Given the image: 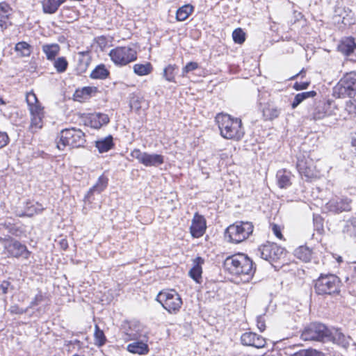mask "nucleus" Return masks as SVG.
<instances>
[{"instance_id":"cd10ccee","label":"nucleus","mask_w":356,"mask_h":356,"mask_svg":"<svg viewBox=\"0 0 356 356\" xmlns=\"http://www.w3.org/2000/svg\"><path fill=\"white\" fill-rule=\"evenodd\" d=\"M109 74L110 72L106 66L104 64H100L92 71L90 78L94 79H105Z\"/></svg>"},{"instance_id":"2f4dec72","label":"nucleus","mask_w":356,"mask_h":356,"mask_svg":"<svg viewBox=\"0 0 356 356\" xmlns=\"http://www.w3.org/2000/svg\"><path fill=\"white\" fill-rule=\"evenodd\" d=\"M295 255L299 259L307 262L312 258V250L306 246H300L296 250Z\"/></svg>"},{"instance_id":"0e129e2a","label":"nucleus","mask_w":356,"mask_h":356,"mask_svg":"<svg viewBox=\"0 0 356 356\" xmlns=\"http://www.w3.org/2000/svg\"><path fill=\"white\" fill-rule=\"evenodd\" d=\"M337 261H338V262H339V263L342 261V258H341V257H339L337 258Z\"/></svg>"},{"instance_id":"0eeeda50","label":"nucleus","mask_w":356,"mask_h":356,"mask_svg":"<svg viewBox=\"0 0 356 356\" xmlns=\"http://www.w3.org/2000/svg\"><path fill=\"white\" fill-rule=\"evenodd\" d=\"M300 337L304 341H330L331 340V332L322 323H312L303 330Z\"/></svg>"},{"instance_id":"f704fd0d","label":"nucleus","mask_w":356,"mask_h":356,"mask_svg":"<svg viewBox=\"0 0 356 356\" xmlns=\"http://www.w3.org/2000/svg\"><path fill=\"white\" fill-rule=\"evenodd\" d=\"M94 340L95 344L99 347L104 346L106 341L104 332L99 329L97 325L95 327Z\"/></svg>"},{"instance_id":"4be33fe9","label":"nucleus","mask_w":356,"mask_h":356,"mask_svg":"<svg viewBox=\"0 0 356 356\" xmlns=\"http://www.w3.org/2000/svg\"><path fill=\"white\" fill-rule=\"evenodd\" d=\"M65 1V0H43L42 2L43 12L48 14L55 13Z\"/></svg>"},{"instance_id":"58836bf2","label":"nucleus","mask_w":356,"mask_h":356,"mask_svg":"<svg viewBox=\"0 0 356 356\" xmlns=\"http://www.w3.org/2000/svg\"><path fill=\"white\" fill-rule=\"evenodd\" d=\"M232 38L236 43L242 44L245 40V33L241 29H236L232 33Z\"/></svg>"},{"instance_id":"052dcab7","label":"nucleus","mask_w":356,"mask_h":356,"mask_svg":"<svg viewBox=\"0 0 356 356\" xmlns=\"http://www.w3.org/2000/svg\"><path fill=\"white\" fill-rule=\"evenodd\" d=\"M308 349L300 350L293 354V356H307Z\"/></svg>"},{"instance_id":"603ef678","label":"nucleus","mask_w":356,"mask_h":356,"mask_svg":"<svg viewBox=\"0 0 356 356\" xmlns=\"http://www.w3.org/2000/svg\"><path fill=\"white\" fill-rule=\"evenodd\" d=\"M309 86V82H300V83H296L294 84V86L293 88L296 90H304V89H306Z\"/></svg>"},{"instance_id":"c85d7f7f","label":"nucleus","mask_w":356,"mask_h":356,"mask_svg":"<svg viewBox=\"0 0 356 356\" xmlns=\"http://www.w3.org/2000/svg\"><path fill=\"white\" fill-rule=\"evenodd\" d=\"M108 185V179L104 175L100 176L98 178L96 184L89 190L88 195H90L94 193H100L102 192Z\"/></svg>"},{"instance_id":"3c124183","label":"nucleus","mask_w":356,"mask_h":356,"mask_svg":"<svg viewBox=\"0 0 356 356\" xmlns=\"http://www.w3.org/2000/svg\"><path fill=\"white\" fill-rule=\"evenodd\" d=\"M10 286V283L8 281H3L0 284V290L3 294H6L8 291V288Z\"/></svg>"},{"instance_id":"4c0bfd02","label":"nucleus","mask_w":356,"mask_h":356,"mask_svg":"<svg viewBox=\"0 0 356 356\" xmlns=\"http://www.w3.org/2000/svg\"><path fill=\"white\" fill-rule=\"evenodd\" d=\"M147 104L145 101L143 100V99L140 97H134L131 99L130 102L131 108L136 111H138L139 109L143 108Z\"/></svg>"},{"instance_id":"72a5a7b5","label":"nucleus","mask_w":356,"mask_h":356,"mask_svg":"<svg viewBox=\"0 0 356 356\" xmlns=\"http://www.w3.org/2000/svg\"><path fill=\"white\" fill-rule=\"evenodd\" d=\"M53 60L54 67L58 73H63L67 70L68 67V61L65 57H58Z\"/></svg>"},{"instance_id":"5701e85b","label":"nucleus","mask_w":356,"mask_h":356,"mask_svg":"<svg viewBox=\"0 0 356 356\" xmlns=\"http://www.w3.org/2000/svg\"><path fill=\"white\" fill-rule=\"evenodd\" d=\"M42 49L44 54L46 55L47 59L49 60H53L58 54L60 50V47L56 43L46 44L42 45Z\"/></svg>"},{"instance_id":"4468645a","label":"nucleus","mask_w":356,"mask_h":356,"mask_svg":"<svg viewBox=\"0 0 356 356\" xmlns=\"http://www.w3.org/2000/svg\"><path fill=\"white\" fill-rule=\"evenodd\" d=\"M327 208L332 212L341 213L351 210V200L348 197H335L326 204Z\"/></svg>"},{"instance_id":"de8ad7c7","label":"nucleus","mask_w":356,"mask_h":356,"mask_svg":"<svg viewBox=\"0 0 356 356\" xmlns=\"http://www.w3.org/2000/svg\"><path fill=\"white\" fill-rule=\"evenodd\" d=\"M272 231L273 234L277 237L279 239H282L283 236L282 234L281 228L276 224L272 225Z\"/></svg>"},{"instance_id":"37998d69","label":"nucleus","mask_w":356,"mask_h":356,"mask_svg":"<svg viewBox=\"0 0 356 356\" xmlns=\"http://www.w3.org/2000/svg\"><path fill=\"white\" fill-rule=\"evenodd\" d=\"M95 119H97L102 126L106 124L109 122V118L108 115L104 113H95Z\"/></svg>"},{"instance_id":"2eb2a0df","label":"nucleus","mask_w":356,"mask_h":356,"mask_svg":"<svg viewBox=\"0 0 356 356\" xmlns=\"http://www.w3.org/2000/svg\"><path fill=\"white\" fill-rule=\"evenodd\" d=\"M207 229L206 220L203 216L195 213L190 227V232L193 238H200L205 233Z\"/></svg>"},{"instance_id":"a18cd8bd","label":"nucleus","mask_w":356,"mask_h":356,"mask_svg":"<svg viewBox=\"0 0 356 356\" xmlns=\"http://www.w3.org/2000/svg\"><path fill=\"white\" fill-rule=\"evenodd\" d=\"M345 108L350 114H356V100L348 101Z\"/></svg>"},{"instance_id":"9d476101","label":"nucleus","mask_w":356,"mask_h":356,"mask_svg":"<svg viewBox=\"0 0 356 356\" xmlns=\"http://www.w3.org/2000/svg\"><path fill=\"white\" fill-rule=\"evenodd\" d=\"M339 279L334 275H321L316 281L315 291L318 294H332L339 289Z\"/></svg>"},{"instance_id":"bf43d9fd","label":"nucleus","mask_w":356,"mask_h":356,"mask_svg":"<svg viewBox=\"0 0 356 356\" xmlns=\"http://www.w3.org/2000/svg\"><path fill=\"white\" fill-rule=\"evenodd\" d=\"M97 42L102 48L106 46V38L103 36L99 37L97 38Z\"/></svg>"},{"instance_id":"864d4df0","label":"nucleus","mask_w":356,"mask_h":356,"mask_svg":"<svg viewBox=\"0 0 356 356\" xmlns=\"http://www.w3.org/2000/svg\"><path fill=\"white\" fill-rule=\"evenodd\" d=\"M307 356H325V354L316 349L309 348L307 351Z\"/></svg>"},{"instance_id":"e2e57ef3","label":"nucleus","mask_w":356,"mask_h":356,"mask_svg":"<svg viewBox=\"0 0 356 356\" xmlns=\"http://www.w3.org/2000/svg\"><path fill=\"white\" fill-rule=\"evenodd\" d=\"M131 335L132 336V339H136L138 337V334H132Z\"/></svg>"},{"instance_id":"f3484780","label":"nucleus","mask_w":356,"mask_h":356,"mask_svg":"<svg viewBox=\"0 0 356 356\" xmlns=\"http://www.w3.org/2000/svg\"><path fill=\"white\" fill-rule=\"evenodd\" d=\"M297 168L301 175L307 179H312L316 176L315 168L311 160L305 159H298Z\"/></svg>"},{"instance_id":"a211bd4d","label":"nucleus","mask_w":356,"mask_h":356,"mask_svg":"<svg viewBox=\"0 0 356 356\" xmlns=\"http://www.w3.org/2000/svg\"><path fill=\"white\" fill-rule=\"evenodd\" d=\"M204 260L197 257L193 260V266L189 271L190 277L193 279L195 282H200V280L202 278V265L204 264Z\"/></svg>"},{"instance_id":"a19ab883","label":"nucleus","mask_w":356,"mask_h":356,"mask_svg":"<svg viewBox=\"0 0 356 356\" xmlns=\"http://www.w3.org/2000/svg\"><path fill=\"white\" fill-rule=\"evenodd\" d=\"M327 106L324 105L323 106H317L313 113V119L315 120H321L327 115V112L325 111V107Z\"/></svg>"},{"instance_id":"b1692460","label":"nucleus","mask_w":356,"mask_h":356,"mask_svg":"<svg viewBox=\"0 0 356 356\" xmlns=\"http://www.w3.org/2000/svg\"><path fill=\"white\" fill-rule=\"evenodd\" d=\"M114 146L113 137L110 135L96 141L95 147L100 153L107 152Z\"/></svg>"},{"instance_id":"c756f323","label":"nucleus","mask_w":356,"mask_h":356,"mask_svg":"<svg viewBox=\"0 0 356 356\" xmlns=\"http://www.w3.org/2000/svg\"><path fill=\"white\" fill-rule=\"evenodd\" d=\"M280 113V110L272 105H268L263 109V116L266 120H272L277 118Z\"/></svg>"},{"instance_id":"dca6fc26","label":"nucleus","mask_w":356,"mask_h":356,"mask_svg":"<svg viewBox=\"0 0 356 356\" xmlns=\"http://www.w3.org/2000/svg\"><path fill=\"white\" fill-rule=\"evenodd\" d=\"M241 340L243 345L252 346L256 348H264L266 344V339L263 337L253 332L243 334Z\"/></svg>"},{"instance_id":"f257e3e1","label":"nucleus","mask_w":356,"mask_h":356,"mask_svg":"<svg viewBox=\"0 0 356 356\" xmlns=\"http://www.w3.org/2000/svg\"><path fill=\"white\" fill-rule=\"evenodd\" d=\"M225 268L232 274L241 277L243 282H248L254 275L252 261L244 254H237L226 258Z\"/></svg>"},{"instance_id":"6e6d98bb","label":"nucleus","mask_w":356,"mask_h":356,"mask_svg":"<svg viewBox=\"0 0 356 356\" xmlns=\"http://www.w3.org/2000/svg\"><path fill=\"white\" fill-rule=\"evenodd\" d=\"M10 312L13 314H22L26 312V310L19 308L17 306H12L10 308Z\"/></svg>"},{"instance_id":"4d7b16f0","label":"nucleus","mask_w":356,"mask_h":356,"mask_svg":"<svg viewBox=\"0 0 356 356\" xmlns=\"http://www.w3.org/2000/svg\"><path fill=\"white\" fill-rule=\"evenodd\" d=\"M42 300V296L41 294H38L34 298L33 300L31 302V307H34L37 305L39 302Z\"/></svg>"},{"instance_id":"20e7f679","label":"nucleus","mask_w":356,"mask_h":356,"mask_svg":"<svg viewBox=\"0 0 356 356\" xmlns=\"http://www.w3.org/2000/svg\"><path fill=\"white\" fill-rule=\"evenodd\" d=\"M57 147L63 150L67 146L71 147H83L86 143L85 134L79 129H65L60 131Z\"/></svg>"},{"instance_id":"aec40b11","label":"nucleus","mask_w":356,"mask_h":356,"mask_svg":"<svg viewBox=\"0 0 356 356\" xmlns=\"http://www.w3.org/2000/svg\"><path fill=\"white\" fill-rule=\"evenodd\" d=\"M356 48V44L353 38H346L341 40L338 46V49L345 55H350Z\"/></svg>"},{"instance_id":"6ab92c4d","label":"nucleus","mask_w":356,"mask_h":356,"mask_svg":"<svg viewBox=\"0 0 356 356\" xmlns=\"http://www.w3.org/2000/svg\"><path fill=\"white\" fill-rule=\"evenodd\" d=\"M291 174L286 170H280L276 174L277 185L281 188H285L291 185Z\"/></svg>"},{"instance_id":"f8f14e48","label":"nucleus","mask_w":356,"mask_h":356,"mask_svg":"<svg viewBox=\"0 0 356 356\" xmlns=\"http://www.w3.org/2000/svg\"><path fill=\"white\" fill-rule=\"evenodd\" d=\"M257 252V254H259L261 258L269 261H275L284 254V248L278 246L276 243H270L260 246Z\"/></svg>"},{"instance_id":"ea45409f","label":"nucleus","mask_w":356,"mask_h":356,"mask_svg":"<svg viewBox=\"0 0 356 356\" xmlns=\"http://www.w3.org/2000/svg\"><path fill=\"white\" fill-rule=\"evenodd\" d=\"M333 339L334 342L345 347L348 344L345 335L341 332H336L334 336L331 335V339Z\"/></svg>"},{"instance_id":"bb28decb","label":"nucleus","mask_w":356,"mask_h":356,"mask_svg":"<svg viewBox=\"0 0 356 356\" xmlns=\"http://www.w3.org/2000/svg\"><path fill=\"white\" fill-rule=\"evenodd\" d=\"M133 70L138 76H145L152 72L153 67L149 62H146L144 64L136 63L133 66Z\"/></svg>"},{"instance_id":"13d9d810","label":"nucleus","mask_w":356,"mask_h":356,"mask_svg":"<svg viewBox=\"0 0 356 356\" xmlns=\"http://www.w3.org/2000/svg\"><path fill=\"white\" fill-rule=\"evenodd\" d=\"M349 225H352L353 231H354V236H356V217H353L349 219Z\"/></svg>"},{"instance_id":"7ed1b4c3","label":"nucleus","mask_w":356,"mask_h":356,"mask_svg":"<svg viewBox=\"0 0 356 356\" xmlns=\"http://www.w3.org/2000/svg\"><path fill=\"white\" fill-rule=\"evenodd\" d=\"M26 99L31 115L29 130L33 133L37 132L43 126V119L44 118V108L38 102L34 92H28Z\"/></svg>"},{"instance_id":"473e14b6","label":"nucleus","mask_w":356,"mask_h":356,"mask_svg":"<svg viewBox=\"0 0 356 356\" xmlns=\"http://www.w3.org/2000/svg\"><path fill=\"white\" fill-rule=\"evenodd\" d=\"M316 95V92L314 90L309 92H303L298 93L295 96L293 102L291 104L293 108L297 107L302 101L306 99L314 97Z\"/></svg>"},{"instance_id":"09e8293b","label":"nucleus","mask_w":356,"mask_h":356,"mask_svg":"<svg viewBox=\"0 0 356 356\" xmlns=\"http://www.w3.org/2000/svg\"><path fill=\"white\" fill-rule=\"evenodd\" d=\"M257 326L261 332H263L265 330V328H266L265 321L262 316L257 317Z\"/></svg>"},{"instance_id":"423d86ee","label":"nucleus","mask_w":356,"mask_h":356,"mask_svg":"<svg viewBox=\"0 0 356 356\" xmlns=\"http://www.w3.org/2000/svg\"><path fill=\"white\" fill-rule=\"evenodd\" d=\"M253 225L250 222H237L229 225L225 232V237L234 243H239L246 240L253 232Z\"/></svg>"},{"instance_id":"c03bdc74","label":"nucleus","mask_w":356,"mask_h":356,"mask_svg":"<svg viewBox=\"0 0 356 356\" xmlns=\"http://www.w3.org/2000/svg\"><path fill=\"white\" fill-rule=\"evenodd\" d=\"M10 141V138L6 132L0 130V149L6 147Z\"/></svg>"},{"instance_id":"49530a36","label":"nucleus","mask_w":356,"mask_h":356,"mask_svg":"<svg viewBox=\"0 0 356 356\" xmlns=\"http://www.w3.org/2000/svg\"><path fill=\"white\" fill-rule=\"evenodd\" d=\"M342 232L347 234L350 236H354V231H353L352 225H349V220L346 221Z\"/></svg>"},{"instance_id":"680f3d73","label":"nucleus","mask_w":356,"mask_h":356,"mask_svg":"<svg viewBox=\"0 0 356 356\" xmlns=\"http://www.w3.org/2000/svg\"><path fill=\"white\" fill-rule=\"evenodd\" d=\"M6 103V102L3 99V98L0 96V106L1 105H5Z\"/></svg>"},{"instance_id":"79ce46f5","label":"nucleus","mask_w":356,"mask_h":356,"mask_svg":"<svg viewBox=\"0 0 356 356\" xmlns=\"http://www.w3.org/2000/svg\"><path fill=\"white\" fill-rule=\"evenodd\" d=\"M199 67L198 63L196 62H189L186 65L182 68V76H185L188 72H192Z\"/></svg>"},{"instance_id":"a878e982","label":"nucleus","mask_w":356,"mask_h":356,"mask_svg":"<svg viewBox=\"0 0 356 356\" xmlns=\"http://www.w3.org/2000/svg\"><path fill=\"white\" fill-rule=\"evenodd\" d=\"M78 56V69L81 72H84L88 69L91 61L90 52L88 51H79Z\"/></svg>"},{"instance_id":"1a4fd4ad","label":"nucleus","mask_w":356,"mask_h":356,"mask_svg":"<svg viewBox=\"0 0 356 356\" xmlns=\"http://www.w3.org/2000/svg\"><path fill=\"white\" fill-rule=\"evenodd\" d=\"M109 56L115 65L124 66L137 58L136 51L129 46L117 47L111 49Z\"/></svg>"},{"instance_id":"c9c22d12","label":"nucleus","mask_w":356,"mask_h":356,"mask_svg":"<svg viewBox=\"0 0 356 356\" xmlns=\"http://www.w3.org/2000/svg\"><path fill=\"white\" fill-rule=\"evenodd\" d=\"M15 49L22 56H29L31 54V46L26 42H19L16 44Z\"/></svg>"},{"instance_id":"e433bc0d","label":"nucleus","mask_w":356,"mask_h":356,"mask_svg":"<svg viewBox=\"0 0 356 356\" xmlns=\"http://www.w3.org/2000/svg\"><path fill=\"white\" fill-rule=\"evenodd\" d=\"M177 69L175 65H168L163 70V76L169 82L175 81V70Z\"/></svg>"},{"instance_id":"9b49d317","label":"nucleus","mask_w":356,"mask_h":356,"mask_svg":"<svg viewBox=\"0 0 356 356\" xmlns=\"http://www.w3.org/2000/svg\"><path fill=\"white\" fill-rule=\"evenodd\" d=\"M131 156L146 167H156L164 163V158L161 154H149L139 149H133Z\"/></svg>"},{"instance_id":"ddd939ff","label":"nucleus","mask_w":356,"mask_h":356,"mask_svg":"<svg viewBox=\"0 0 356 356\" xmlns=\"http://www.w3.org/2000/svg\"><path fill=\"white\" fill-rule=\"evenodd\" d=\"M3 242L4 249L8 252V257H23L27 259L30 254V252L27 250L26 246L22 245L15 240L1 239Z\"/></svg>"},{"instance_id":"393cba45","label":"nucleus","mask_w":356,"mask_h":356,"mask_svg":"<svg viewBox=\"0 0 356 356\" xmlns=\"http://www.w3.org/2000/svg\"><path fill=\"white\" fill-rule=\"evenodd\" d=\"M11 14V8L6 3H0V26L6 28L9 23V16Z\"/></svg>"},{"instance_id":"39448f33","label":"nucleus","mask_w":356,"mask_h":356,"mask_svg":"<svg viewBox=\"0 0 356 356\" xmlns=\"http://www.w3.org/2000/svg\"><path fill=\"white\" fill-rule=\"evenodd\" d=\"M338 98L353 97L356 95V71L346 73L333 89Z\"/></svg>"},{"instance_id":"8fccbe9b","label":"nucleus","mask_w":356,"mask_h":356,"mask_svg":"<svg viewBox=\"0 0 356 356\" xmlns=\"http://www.w3.org/2000/svg\"><path fill=\"white\" fill-rule=\"evenodd\" d=\"M97 92V88L95 87H84L82 89V94L83 95H91L92 93H95Z\"/></svg>"},{"instance_id":"69168bd1","label":"nucleus","mask_w":356,"mask_h":356,"mask_svg":"<svg viewBox=\"0 0 356 356\" xmlns=\"http://www.w3.org/2000/svg\"><path fill=\"white\" fill-rule=\"evenodd\" d=\"M73 356H81V355H76H76H74ZM82 356H83V355H82Z\"/></svg>"},{"instance_id":"6e6552de","label":"nucleus","mask_w":356,"mask_h":356,"mask_svg":"<svg viewBox=\"0 0 356 356\" xmlns=\"http://www.w3.org/2000/svg\"><path fill=\"white\" fill-rule=\"evenodd\" d=\"M156 300L170 313L177 312L182 305L180 296L173 289L160 291Z\"/></svg>"},{"instance_id":"412c9836","label":"nucleus","mask_w":356,"mask_h":356,"mask_svg":"<svg viewBox=\"0 0 356 356\" xmlns=\"http://www.w3.org/2000/svg\"><path fill=\"white\" fill-rule=\"evenodd\" d=\"M127 350L134 354L145 355L149 352V348L143 341H134L127 346Z\"/></svg>"},{"instance_id":"5fc2aeb1","label":"nucleus","mask_w":356,"mask_h":356,"mask_svg":"<svg viewBox=\"0 0 356 356\" xmlns=\"http://www.w3.org/2000/svg\"><path fill=\"white\" fill-rule=\"evenodd\" d=\"M90 125L95 129H99L102 126L97 119H95V114L90 117Z\"/></svg>"},{"instance_id":"7c9ffc66","label":"nucleus","mask_w":356,"mask_h":356,"mask_svg":"<svg viewBox=\"0 0 356 356\" xmlns=\"http://www.w3.org/2000/svg\"><path fill=\"white\" fill-rule=\"evenodd\" d=\"M193 7L190 4H186L179 8L176 14V17L178 21H184L192 13Z\"/></svg>"},{"instance_id":"f03ea898","label":"nucleus","mask_w":356,"mask_h":356,"mask_svg":"<svg viewBox=\"0 0 356 356\" xmlns=\"http://www.w3.org/2000/svg\"><path fill=\"white\" fill-rule=\"evenodd\" d=\"M220 135L225 139L240 140L244 136L242 122L238 118H233L229 115L219 113L216 117Z\"/></svg>"}]
</instances>
